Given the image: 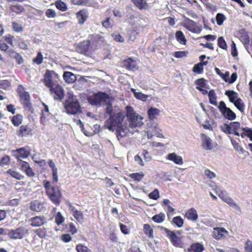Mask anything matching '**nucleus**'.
I'll list each match as a JSON object with an SVG mask.
<instances>
[{
  "mask_svg": "<svg viewBox=\"0 0 252 252\" xmlns=\"http://www.w3.org/2000/svg\"><path fill=\"white\" fill-rule=\"evenodd\" d=\"M124 119V115L121 113H118L114 115H111L105 124V126L110 131L116 130L115 134L119 141L121 138L126 136L129 131Z\"/></svg>",
  "mask_w": 252,
  "mask_h": 252,
  "instance_id": "1",
  "label": "nucleus"
},
{
  "mask_svg": "<svg viewBox=\"0 0 252 252\" xmlns=\"http://www.w3.org/2000/svg\"><path fill=\"white\" fill-rule=\"evenodd\" d=\"M126 116L129 122V126L131 128L140 127L143 125V118L138 114L134 109L130 106L126 107Z\"/></svg>",
  "mask_w": 252,
  "mask_h": 252,
  "instance_id": "2",
  "label": "nucleus"
},
{
  "mask_svg": "<svg viewBox=\"0 0 252 252\" xmlns=\"http://www.w3.org/2000/svg\"><path fill=\"white\" fill-rule=\"evenodd\" d=\"M65 112L68 114L75 115L81 112V107L76 97L72 96L63 104Z\"/></svg>",
  "mask_w": 252,
  "mask_h": 252,
  "instance_id": "3",
  "label": "nucleus"
},
{
  "mask_svg": "<svg viewBox=\"0 0 252 252\" xmlns=\"http://www.w3.org/2000/svg\"><path fill=\"white\" fill-rule=\"evenodd\" d=\"M109 95L105 93L98 92L93 94L88 97V100L92 105L101 106L109 100Z\"/></svg>",
  "mask_w": 252,
  "mask_h": 252,
  "instance_id": "4",
  "label": "nucleus"
},
{
  "mask_svg": "<svg viewBox=\"0 0 252 252\" xmlns=\"http://www.w3.org/2000/svg\"><path fill=\"white\" fill-rule=\"evenodd\" d=\"M59 76L54 71L47 70L44 75V84L48 88L59 82Z\"/></svg>",
  "mask_w": 252,
  "mask_h": 252,
  "instance_id": "5",
  "label": "nucleus"
},
{
  "mask_svg": "<svg viewBox=\"0 0 252 252\" xmlns=\"http://www.w3.org/2000/svg\"><path fill=\"white\" fill-rule=\"evenodd\" d=\"M218 108L225 118L230 121L236 119V114L229 108L226 107L224 101H221L220 102Z\"/></svg>",
  "mask_w": 252,
  "mask_h": 252,
  "instance_id": "6",
  "label": "nucleus"
},
{
  "mask_svg": "<svg viewBox=\"0 0 252 252\" xmlns=\"http://www.w3.org/2000/svg\"><path fill=\"white\" fill-rule=\"evenodd\" d=\"M19 95L21 101L25 106V109L31 113H33V109L30 102V96L29 93L25 91H21L19 92Z\"/></svg>",
  "mask_w": 252,
  "mask_h": 252,
  "instance_id": "7",
  "label": "nucleus"
},
{
  "mask_svg": "<svg viewBox=\"0 0 252 252\" xmlns=\"http://www.w3.org/2000/svg\"><path fill=\"white\" fill-rule=\"evenodd\" d=\"M51 94H54V97L55 99L61 100L64 96V90L59 84V82L49 88Z\"/></svg>",
  "mask_w": 252,
  "mask_h": 252,
  "instance_id": "8",
  "label": "nucleus"
},
{
  "mask_svg": "<svg viewBox=\"0 0 252 252\" xmlns=\"http://www.w3.org/2000/svg\"><path fill=\"white\" fill-rule=\"evenodd\" d=\"M165 231L166 235L170 238L172 244L177 247L182 248L183 243L181 239V238L178 237L177 233L170 231L167 228H165Z\"/></svg>",
  "mask_w": 252,
  "mask_h": 252,
  "instance_id": "9",
  "label": "nucleus"
},
{
  "mask_svg": "<svg viewBox=\"0 0 252 252\" xmlns=\"http://www.w3.org/2000/svg\"><path fill=\"white\" fill-rule=\"evenodd\" d=\"M47 194L53 202L57 204L60 203L62 194L59 187L56 186L53 187L50 191V192L47 193Z\"/></svg>",
  "mask_w": 252,
  "mask_h": 252,
  "instance_id": "10",
  "label": "nucleus"
},
{
  "mask_svg": "<svg viewBox=\"0 0 252 252\" xmlns=\"http://www.w3.org/2000/svg\"><path fill=\"white\" fill-rule=\"evenodd\" d=\"M146 133V136L148 139H152L154 135L157 136L158 137H164L161 133V130L159 128L157 124H155L151 126V127L147 130Z\"/></svg>",
  "mask_w": 252,
  "mask_h": 252,
  "instance_id": "11",
  "label": "nucleus"
},
{
  "mask_svg": "<svg viewBox=\"0 0 252 252\" xmlns=\"http://www.w3.org/2000/svg\"><path fill=\"white\" fill-rule=\"evenodd\" d=\"M29 221L32 226L38 227L45 224L46 222V219L42 216H36L29 219Z\"/></svg>",
  "mask_w": 252,
  "mask_h": 252,
  "instance_id": "12",
  "label": "nucleus"
},
{
  "mask_svg": "<svg viewBox=\"0 0 252 252\" xmlns=\"http://www.w3.org/2000/svg\"><path fill=\"white\" fill-rule=\"evenodd\" d=\"M202 146L204 150H211L213 148L212 139L207 135L201 134Z\"/></svg>",
  "mask_w": 252,
  "mask_h": 252,
  "instance_id": "13",
  "label": "nucleus"
},
{
  "mask_svg": "<svg viewBox=\"0 0 252 252\" xmlns=\"http://www.w3.org/2000/svg\"><path fill=\"white\" fill-rule=\"evenodd\" d=\"M24 235V228L19 227L14 230H11L8 233L11 239H21Z\"/></svg>",
  "mask_w": 252,
  "mask_h": 252,
  "instance_id": "14",
  "label": "nucleus"
},
{
  "mask_svg": "<svg viewBox=\"0 0 252 252\" xmlns=\"http://www.w3.org/2000/svg\"><path fill=\"white\" fill-rule=\"evenodd\" d=\"M14 156L19 160H22V158H25L29 157L30 152L24 148L18 149L14 151Z\"/></svg>",
  "mask_w": 252,
  "mask_h": 252,
  "instance_id": "15",
  "label": "nucleus"
},
{
  "mask_svg": "<svg viewBox=\"0 0 252 252\" xmlns=\"http://www.w3.org/2000/svg\"><path fill=\"white\" fill-rule=\"evenodd\" d=\"M228 233L227 230L222 227H216L214 228L213 237L216 239H220L225 237Z\"/></svg>",
  "mask_w": 252,
  "mask_h": 252,
  "instance_id": "16",
  "label": "nucleus"
},
{
  "mask_svg": "<svg viewBox=\"0 0 252 252\" xmlns=\"http://www.w3.org/2000/svg\"><path fill=\"white\" fill-rule=\"evenodd\" d=\"M30 209L35 212H41L45 209L44 203L37 200L32 201L30 204Z\"/></svg>",
  "mask_w": 252,
  "mask_h": 252,
  "instance_id": "17",
  "label": "nucleus"
},
{
  "mask_svg": "<svg viewBox=\"0 0 252 252\" xmlns=\"http://www.w3.org/2000/svg\"><path fill=\"white\" fill-rule=\"evenodd\" d=\"M185 216L188 220L192 221H196L198 217L196 210L193 208L188 209Z\"/></svg>",
  "mask_w": 252,
  "mask_h": 252,
  "instance_id": "18",
  "label": "nucleus"
},
{
  "mask_svg": "<svg viewBox=\"0 0 252 252\" xmlns=\"http://www.w3.org/2000/svg\"><path fill=\"white\" fill-rule=\"evenodd\" d=\"M123 66L127 69L132 70L137 68L136 62L131 58L124 60L123 62Z\"/></svg>",
  "mask_w": 252,
  "mask_h": 252,
  "instance_id": "19",
  "label": "nucleus"
},
{
  "mask_svg": "<svg viewBox=\"0 0 252 252\" xmlns=\"http://www.w3.org/2000/svg\"><path fill=\"white\" fill-rule=\"evenodd\" d=\"M167 159L173 161L178 165H182L183 164L182 158L180 156L177 155L175 153L168 154Z\"/></svg>",
  "mask_w": 252,
  "mask_h": 252,
  "instance_id": "20",
  "label": "nucleus"
},
{
  "mask_svg": "<svg viewBox=\"0 0 252 252\" xmlns=\"http://www.w3.org/2000/svg\"><path fill=\"white\" fill-rule=\"evenodd\" d=\"M48 165L52 169L53 182L57 183L58 181V169L55 163L51 159L48 161Z\"/></svg>",
  "mask_w": 252,
  "mask_h": 252,
  "instance_id": "21",
  "label": "nucleus"
},
{
  "mask_svg": "<svg viewBox=\"0 0 252 252\" xmlns=\"http://www.w3.org/2000/svg\"><path fill=\"white\" fill-rule=\"evenodd\" d=\"M90 46V42L88 40L84 41L80 43L78 47V52L81 54H86L88 51Z\"/></svg>",
  "mask_w": 252,
  "mask_h": 252,
  "instance_id": "22",
  "label": "nucleus"
},
{
  "mask_svg": "<svg viewBox=\"0 0 252 252\" xmlns=\"http://www.w3.org/2000/svg\"><path fill=\"white\" fill-rule=\"evenodd\" d=\"M63 77L64 81L67 83H73L76 79L75 75L72 72L68 71H66L63 73Z\"/></svg>",
  "mask_w": 252,
  "mask_h": 252,
  "instance_id": "23",
  "label": "nucleus"
},
{
  "mask_svg": "<svg viewBox=\"0 0 252 252\" xmlns=\"http://www.w3.org/2000/svg\"><path fill=\"white\" fill-rule=\"evenodd\" d=\"M204 250L203 246L199 243H196L192 244L190 247L188 249V251L189 252H201Z\"/></svg>",
  "mask_w": 252,
  "mask_h": 252,
  "instance_id": "24",
  "label": "nucleus"
},
{
  "mask_svg": "<svg viewBox=\"0 0 252 252\" xmlns=\"http://www.w3.org/2000/svg\"><path fill=\"white\" fill-rule=\"evenodd\" d=\"M87 17L88 13L87 11L84 10H80L77 14V18L80 24H83L86 20Z\"/></svg>",
  "mask_w": 252,
  "mask_h": 252,
  "instance_id": "25",
  "label": "nucleus"
},
{
  "mask_svg": "<svg viewBox=\"0 0 252 252\" xmlns=\"http://www.w3.org/2000/svg\"><path fill=\"white\" fill-rule=\"evenodd\" d=\"M131 92L133 93L134 96L138 99L143 101H145L149 97V95L145 94L141 92H136V90L133 88L131 89Z\"/></svg>",
  "mask_w": 252,
  "mask_h": 252,
  "instance_id": "26",
  "label": "nucleus"
},
{
  "mask_svg": "<svg viewBox=\"0 0 252 252\" xmlns=\"http://www.w3.org/2000/svg\"><path fill=\"white\" fill-rule=\"evenodd\" d=\"M159 109L153 107L150 108L148 111V114L151 120L156 119L157 117L159 114Z\"/></svg>",
  "mask_w": 252,
  "mask_h": 252,
  "instance_id": "27",
  "label": "nucleus"
},
{
  "mask_svg": "<svg viewBox=\"0 0 252 252\" xmlns=\"http://www.w3.org/2000/svg\"><path fill=\"white\" fill-rule=\"evenodd\" d=\"M225 94L229 97V101L233 103L238 99V94L235 92L231 90L225 91Z\"/></svg>",
  "mask_w": 252,
  "mask_h": 252,
  "instance_id": "28",
  "label": "nucleus"
},
{
  "mask_svg": "<svg viewBox=\"0 0 252 252\" xmlns=\"http://www.w3.org/2000/svg\"><path fill=\"white\" fill-rule=\"evenodd\" d=\"M30 129L27 126H22L20 127V129L17 131V135L20 137L26 136L30 132Z\"/></svg>",
  "mask_w": 252,
  "mask_h": 252,
  "instance_id": "29",
  "label": "nucleus"
},
{
  "mask_svg": "<svg viewBox=\"0 0 252 252\" xmlns=\"http://www.w3.org/2000/svg\"><path fill=\"white\" fill-rule=\"evenodd\" d=\"M132 2L140 9H146L148 7L146 0H132Z\"/></svg>",
  "mask_w": 252,
  "mask_h": 252,
  "instance_id": "30",
  "label": "nucleus"
},
{
  "mask_svg": "<svg viewBox=\"0 0 252 252\" xmlns=\"http://www.w3.org/2000/svg\"><path fill=\"white\" fill-rule=\"evenodd\" d=\"M176 38L180 43L183 45L186 44V39L184 34L181 31H179L176 32Z\"/></svg>",
  "mask_w": 252,
  "mask_h": 252,
  "instance_id": "31",
  "label": "nucleus"
},
{
  "mask_svg": "<svg viewBox=\"0 0 252 252\" xmlns=\"http://www.w3.org/2000/svg\"><path fill=\"white\" fill-rule=\"evenodd\" d=\"M231 139V142L232 145L233 146V148L235 150H236L240 154H244V153L245 152V150L240 146L239 143L237 142L235 140L232 139L231 137H230Z\"/></svg>",
  "mask_w": 252,
  "mask_h": 252,
  "instance_id": "32",
  "label": "nucleus"
},
{
  "mask_svg": "<svg viewBox=\"0 0 252 252\" xmlns=\"http://www.w3.org/2000/svg\"><path fill=\"white\" fill-rule=\"evenodd\" d=\"M93 0H71V2L76 5H85L91 6L92 4Z\"/></svg>",
  "mask_w": 252,
  "mask_h": 252,
  "instance_id": "33",
  "label": "nucleus"
},
{
  "mask_svg": "<svg viewBox=\"0 0 252 252\" xmlns=\"http://www.w3.org/2000/svg\"><path fill=\"white\" fill-rule=\"evenodd\" d=\"M6 173L10 175L13 178H14L17 180H21L24 178V176L18 173L17 172L12 170L9 169L6 171Z\"/></svg>",
  "mask_w": 252,
  "mask_h": 252,
  "instance_id": "34",
  "label": "nucleus"
},
{
  "mask_svg": "<svg viewBox=\"0 0 252 252\" xmlns=\"http://www.w3.org/2000/svg\"><path fill=\"white\" fill-rule=\"evenodd\" d=\"M221 199L224 200L225 202H226L227 204H229L231 206L233 207L235 209H236L238 211H240V207L237 206L235 202L230 198L228 197H221Z\"/></svg>",
  "mask_w": 252,
  "mask_h": 252,
  "instance_id": "35",
  "label": "nucleus"
},
{
  "mask_svg": "<svg viewBox=\"0 0 252 252\" xmlns=\"http://www.w3.org/2000/svg\"><path fill=\"white\" fill-rule=\"evenodd\" d=\"M43 105L44 106V109L42 110V115L40 118V121L43 124L45 121L46 117L49 114L48 107L45 103H42Z\"/></svg>",
  "mask_w": 252,
  "mask_h": 252,
  "instance_id": "36",
  "label": "nucleus"
},
{
  "mask_svg": "<svg viewBox=\"0 0 252 252\" xmlns=\"http://www.w3.org/2000/svg\"><path fill=\"white\" fill-rule=\"evenodd\" d=\"M235 106L241 112L244 111V104L242 102V100L239 98L237 99L234 102H233Z\"/></svg>",
  "mask_w": 252,
  "mask_h": 252,
  "instance_id": "37",
  "label": "nucleus"
},
{
  "mask_svg": "<svg viewBox=\"0 0 252 252\" xmlns=\"http://www.w3.org/2000/svg\"><path fill=\"white\" fill-rule=\"evenodd\" d=\"M57 8L62 11H65L67 8L66 4L61 0H58L55 3Z\"/></svg>",
  "mask_w": 252,
  "mask_h": 252,
  "instance_id": "38",
  "label": "nucleus"
},
{
  "mask_svg": "<svg viewBox=\"0 0 252 252\" xmlns=\"http://www.w3.org/2000/svg\"><path fill=\"white\" fill-rule=\"evenodd\" d=\"M172 222L178 227H181L184 224L183 219L180 216L175 217L173 218Z\"/></svg>",
  "mask_w": 252,
  "mask_h": 252,
  "instance_id": "39",
  "label": "nucleus"
},
{
  "mask_svg": "<svg viewBox=\"0 0 252 252\" xmlns=\"http://www.w3.org/2000/svg\"><path fill=\"white\" fill-rule=\"evenodd\" d=\"M165 219V215L164 214H159L153 217L152 220L156 222L161 223Z\"/></svg>",
  "mask_w": 252,
  "mask_h": 252,
  "instance_id": "40",
  "label": "nucleus"
},
{
  "mask_svg": "<svg viewBox=\"0 0 252 252\" xmlns=\"http://www.w3.org/2000/svg\"><path fill=\"white\" fill-rule=\"evenodd\" d=\"M76 250L77 252H92L87 246L81 244L76 245Z\"/></svg>",
  "mask_w": 252,
  "mask_h": 252,
  "instance_id": "41",
  "label": "nucleus"
},
{
  "mask_svg": "<svg viewBox=\"0 0 252 252\" xmlns=\"http://www.w3.org/2000/svg\"><path fill=\"white\" fill-rule=\"evenodd\" d=\"M22 121V116L21 115H16L13 117L12 123L15 126L20 125Z\"/></svg>",
  "mask_w": 252,
  "mask_h": 252,
  "instance_id": "42",
  "label": "nucleus"
},
{
  "mask_svg": "<svg viewBox=\"0 0 252 252\" xmlns=\"http://www.w3.org/2000/svg\"><path fill=\"white\" fill-rule=\"evenodd\" d=\"M217 24L219 26L222 25L224 21L226 19L225 16L222 13H218L216 17Z\"/></svg>",
  "mask_w": 252,
  "mask_h": 252,
  "instance_id": "43",
  "label": "nucleus"
},
{
  "mask_svg": "<svg viewBox=\"0 0 252 252\" xmlns=\"http://www.w3.org/2000/svg\"><path fill=\"white\" fill-rule=\"evenodd\" d=\"M230 130V131L232 132V133H233V131L235 130H238L239 128H240V124L237 122H233L230 123L229 124Z\"/></svg>",
  "mask_w": 252,
  "mask_h": 252,
  "instance_id": "44",
  "label": "nucleus"
},
{
  "mask_svg": "<svg viewBox=\"0 0 252 252\" xmlns=\"http://www.w3.org/2000/svg\"><path fill=\"white\" fill-rule=\"evenodd\" d=\"M130 177L135 181L139 182L144 177V174L142 173H134L130 174Z\"/></svg>",
  "mask_w": 252,
  "mask_h": 252,
  "instance_id": "45",
  "label": "nucleus"
},
{
  "mask_svg": "<svg viewBox=\"0 0 252 252\" xmlns=\"http://www.w3.org/2000/svg\"><path fill=\"white\" fill-rule=\"evenodd\" d=\"M218 46L222 49H227V44L223 37H220L218 39Z\"/></svg>",
  "mask_w": 252,
  "mask_h": 252,
  "instance_id": "46",
  "label": "nucleus"
},
{
  "mask_svg": "<svg viewBox=\"0 0 252 252\" xmlns=\"http://www.w3.org/2000/svg\"><path fill=\"white\" fill-rule=\"evenodd\" d=\"M73 216L75 219L79 222H82L83 220V215L81 211H75V213L73 214Z\"/></svg>",
  "mask_w": 252,
  "mask_h": 252,
  "instance_id": "47",
  "label": "nucleus"
},
{
  "mask_svg": "<svg viewBox=\"0 0 252 252\" xmlns=\"http://www.w3.org/2000/svg\"><path fill=\"white\" fill-rule=\"evenodd\" d=\"M149 196L151 199L157 200L159 197L158 190V189H155L149 194Z\"/></svg>",
  "mask_w": 252,
  "mask_h": 252,
  "instance_id": "48",
  "label": "nucleus"
},
{
  "mask_svg": "<svg viewBox=\"0 0 252 252\" xmlns=\"http://www.w3.org/2000/svg\"><path fill=\"white\" fill-rule=\"evenodd\" d=\"M220 129L223 132L226 134H232V132L230 131L229 125L227 124H223L220 126Z\"/></svg>",
  "mask_w": 252,
  "mask_h": 252,
  "instance_id": "49",
  "label": "nucleus"
},
{
  "mask_svg": "<svg viewBox=\"0 0 252 252\" xmlns=\"http://www.w3.org/2000/svg\"><path fill=\"white\" fill-rule=\"evenodd\" d=\"M43 185L46 189V193H49L50 191L53 189L54 187L51 186V183L49 181L44 180L43 181Z\"/></svg>",
  "mask_w": 252,
  "mask_h": 252,
  "instance_id": "50",
  "label": "nucleus"
},
{
  "mask_svg": "<svg viewBox=\"0 0 252 252\" xmlns=\"http://www.w3.org/2000/svg\"><path fill=\"white\" fill-rule=\"evenodd\" d=\"M64 221L63 217L62 216L60 212H58L56 217L55 221L58 225H60Z\"/></svg>",
  "mask_w": 252,
  "mask_h": 252,
  "instance_id": "51",
  "label": "nucleus"
},
{
  "mask_svg": "<svg viewBox=\"0 0 252 252\" xmlns=\"http://www.w3.org/2000/svg\"><path fill=\"white\" fill-rule=\"evenodd\" d=\"M36 233L40 238H44L46 234V229L44 228L37 229L36 230Z\"/></svg>",
  "mask_w": 252,
  "mask_h": 252,
  "instance_id": "52",
  "label": "nucleus"
},
{
  "mask_svg": "<svg viewBox=\"0 0 252 252\" xmlns=\"http://www.w3.org/2000/svg\"><path fill=\"white\" fill-rule=\"evenodd\" d=\"M16 43L18 44L19 47L22 49H27L28 45L27 43L21 38H19L16 40Z\"/></svg>",
  "mask_w": 252,
  "mask_h": 252,
  "instance_id": "53",
  "label": "nucleus"
},
{
  "mask_svg": "<svg viewBox=\"0 0 252 252\" xmlns=\"http://www.w3.org/2000/svg\"><path fill=\"white\" fill-rule=\"evenodd\" d=\"M145 232L146 234L149 235L150 237H153V230L150 228L148 224H145L144 226Z\"/></svg>",
  "mask_w": 252,
  "mask_h": 252,
  "instance_id": "54",
  "label": "nucleus"
},
{
  "mask_svg": "<svg viewBox=\"0 0 252 252\" xmlns=\"http://www.w3.org/2000/svg\"><path fill=\"white\" fill-rule=\"evenodd\" d=\"M43 59V58L41 53L39 52L36 57L33 60V62L37 64H40L42 63Z\"/></svg>",
  "mask_w": 252,
  "mask_h": 252,
  "instance_id": "55",
  "label": "nucleus"
},
{
  "mask_svg": "<svg viewBox=\"0 0 252 252\" xmlns=\"http://www.w3.org/2000/svg\"><path fill=\"white\" fill-rule=\"evenodd\" d=\"M204 175L208 178L213 179L216 177V174L209 169H206L204 171Z\"/></svg>",
  "mask_w": 252,
  "mask_h": 252,
  "instance_id": "56",
  "label": "nucleus"
},
{
  "mask_svg": "<svg viewBox=\"0 0 252 252\" xmlns=\"http://www.w3.org/2000/svg\"><path fill=\"white\" fill-rule=\"evenodd\" d=\"M5 40L8 43L10 44L11 46H14L15 45L14 42L15 41V39L13 36L10 35L5 36Z\"/></svg>",
  "mask_w": 252,
  "mask_h": 252,
  "instance_id": "57",
  "label": "nucleus"
},
{
  "mask_svg": "<svg viewBox=\"0 0 252 252\" xmlns=\"http://www.w3.org/2000/svg\"><path fill=\"white\" fill-rule=\"evenodd\" d=\"M203 69V68L201 66V64L198 63L194 66L192 70L194 72L200 74L202 72Z\"/></svg>",
  "mask_w": 252,
  "mask_h": 252,
  "instance_id": "58",
  "label": "nucleus"
},
{
  "mask_svg": "<svg viewBox=\"0 0 252 252\" xmlns=\"http://www.w3.org/2000/svg\"><path fill=\"white\" fill-rule=\"evenodd\" d=\"M245 250L246 252H252V243L251 241L248 240L245 243Z\"/></svg>",
  "mask_w": 252,
  "mask_h": 252,
  "instance_id": "59",
  "label": "nucleus"
},
{
  "mask_svg": "<svg viewBox=\"0 0 252 252\" xmlns=\"http://www.w3.org/2000/svg\"><path fill=\"white\" fill-rule=\"evenodd\" d=\"M45 14L46 16L48 18H54L56 15L55 11L51 9H48L46 10Z\"/></svg>",
  "mask_w": 252,
  "mask_h": 252,
  "instance_id": "60",
  "label": "nucleus"
},
{
  "mask_svg": "<svg viewBox=\"0 0 252 252\" xmlns=\"http://www.w3.org/2000/svg\"><path fill=\"white\" fill-rule=\"evenodd\" d=\"M134 160L139 166H143L144 165V161L141 157L138 155H137L134 157Z\"/></svg>",
  "mask_w": 252,
  "mask_h": 252,
  "instance_id": "61",
  "label": "nucleus"
},
{
  "mask_svg": "<svg viewBox=\"0 0 252 252\" xmlns=\"http://www.w3.org/2000/svg\"><path fill=\"white\" fill-rule=\"evenodd\" d=\"M12 27L13 30L16 32H20L23 30V27L18 23H13Z\"/></svg>",
  "mask_w": 252,
  "mask_h": 252,
  "instance_id": "62",
  "label": "nucleus"
},
{
  "mask_svg": "<svg viewBox=\"0 0 252 252\" xmlns=\"http://www.w3.org/2000/svg\"><path fill=\"white\" fill-rule=\"evenodd\" d=\"M10 161V158L8 156H4L3 157L0 161V165H6L9 163Z\"/></svg>",
  "mask_w": 252,
  "mask_h": 252,
  "instance_id": "63",
  "label": "nucleus"
},
{
  "mask_svg": "<svg viewBox=\"0 0 252 252\" xmlns=\"http://www.w3.org/2000/svg\"><path fill=\"white\" fill-rule=\"evenodd\" d=\"M112 37L115 41L120 42H123L124 40L122 36L118 33H114L112 34Z\"/></svg>",
  "mask_w": 252,
  "mask_h": 252,
  "instance_id": "64",
  "label": "nucleus"
}]
</instances>
